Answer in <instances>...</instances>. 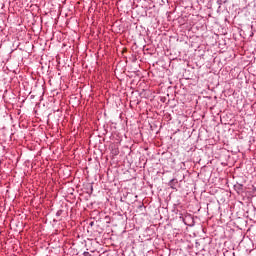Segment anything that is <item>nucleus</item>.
<instances>
[{"label":"nucleus","instance_id":"nucleus-1","mask_svg":"<svg viewBox=\"0 0 256 256\" xmlns=\"http://www.w3.org/2000/svg\"><path fill=\"white\" fill-rule=\"evenodd\" d=\"M110 148H111V154L114 155V157L119 155V146H117L116 144H112Z\"/></svg>","mask_w":256,"mask_h":256},{"label":"nucleus","instance_id":"nucleus-2","mask_svg":"<svg viewBox=\"0 0 256 256\" xmlns=\"http://www.w3.org/2000/svg\"><path fill=\"white\" fill-rule=\"evenodd\" d=\"M169 185H170V187H171L172 189H175V187H173V185H177V179H172V180L170 181Z\"/></svg>","mask_w":256,"mask_h":256},{"label":"nucleus","instance_id":"nucleus-3","mask_svg":"<svg viewBox=\"0 0 256 256\" xmlns=\"http://www.w3.org/2000/svg\"><path fill=\"white\" fill-rule=\"evenodd\" d=\"M83 255L84 256H91V254L89 252H84Z\"/></svg>","mask_w":256,"mask_h":256}]
</instances>
